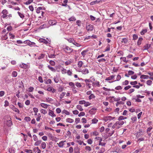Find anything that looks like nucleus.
<instances>
[{"instance_id":"ea45409f","label":"nucleus","mask_w":153,"mask_h":153,"mask_svg":"<svg viewBox=\"0 0 153 153\" xmlns=\"http://www.w3.org/2000/svg\"><path fill=\"white\" fill-rule=\"evenodd\" d=\"M41 147L43 149H45L46 147V144L45 142H43L41 144Z\"/></svg>"},{"instance_id":"6ab92c4d","label":"nucleus","mask_w":153,"mask_h":153,"mask_svg":"<svg viewBox=\"0 0 153 153\" xmlns=\"http://www.w3.org/2000/svg\"><path fill=\"white\" fill-rule=\"evenodd\" d=\"M15 112H17V113H19V109L16 108L14 106H13V107L11 108Z\"/></svg>"},{"instance_id":"13d9d810","label":"nucleus","mask_w":153,"mask_h":153,"mask_svg":"<svg viewBox=\"0 0 153 153\" xmlns=\"http://www.w3.org/2000/svg\"><path fill=\"white\" fill-rule=\"evenodd\" d=\"M71 63V61L69 60H68L67 61H66L65 62V65H70Z\"/></svg>"},{"instance_id":"09e8293b","label":"nucleus","mask_w":153,"mask_h":153,"mask_svg":"<svg viewBox=\"0 0 153 153\" xmlns=\"http://www.w3.org/2000/svg\"><path fill=\"white\" fill-rule=\"evenodd\" d=\"M91 104V103L89 102L85 101V103L84 104V106L85 107H87L89 105H90Z\"/></svg>"},{"instance_id":"680f3d73","label":"nucleus","mask_w":153,"mask_h":153,"mask_svg":"<svg viewBox=\"0 0 153 153\" xmlns=\"http://www.w3.org/2000/svg\"><path fill=\"white\" fill-rule=\"evenodd\" d=\"M85 115V113L84 112H81L79 114L78 116L80 117L81 116H84Z\"/></svg>"},{"instance_id":"72a5a7b5","label":"nucleus","mask_w":153,"mask_h":153,"mask_svg":"<svg viewBox=\"0 0 153 153\" xmlns=\"http://www.w3.org/2000/svg\"><path fill=\"white\" fill-rule=\"evenodd\" d=\"M40 111L41 113H42L44 114L47 113V111L45 109H42L40 110Z\"/></svg>"},{"instance_id":"aec40b11","label":"nucleus","mask_w":153,"mask_h":153,"mask_svg":"<svg viewBox=\"0 0 153 153\" xmlns=\"http://www.w3.org/2000/svg\"><path fill=\"white\" fill-rule=\"evenodd\" d=\"M42 142L41 140H38L36 141V142L35 143L34 145L36 146H38L41 144Z\"/></svg>"},{"instance_id":"bb28decb","label":"nucleus","mask_w":153,"mask_h":153,"mask_svg":"<svg viewBox=\"0 0 153 153\" xmlns=\"http://www.w3.org/2000/svg\"><path fill=\"white\" fill-rule=\"evenodd\" d=\"M143 39L142 38L140 37L139 38L137 42V45H140L141 43V41L143 40Z\"/></svg>"},{"instance_id":"4c0bfd02","label":"nucleus","mask_w":153,"mask_h":153,"mask_svg":"<svg viewBox=\"0 0 153 153\" xmlns=\"http://www.w3.org/2000/svg\"><path fill=\"white\" fill-rule=\"evenodd\" d=\"M12 75L13 76H16L17 75V72L15 71H13L12 72Z\"/></svg>"},{"instance_id":"338daca9","label":"nucleus","mask_w":153,"mask_h":153,"mask_svg":"<svg viewBox=\"0 0 153 153\" xmlns=\"http://www.w3.org/2000/svg\"><path fill=\"white\" fill-rule=\"evenodd\" d=\"M122 88V87L120 86H118L115 88V89L117 90H121Z\"/></svg>"},{"instance_id":"473e14b6","label":"nucleus","mask_w":153,"mask_h":153,"mask_svg":"<svg viewBox=\"0 0 153 153\" xmlns=\"http://www.w3.org/2000/svg\"><path fill=\"white\" fill-rule=\"evenodd\" d=\"M48 68L51 71H52L53 72H55L56 71L55 69L53 67H51L50 66L48 65Z\"/></svg>"},{"instance_id":"2f4dec72","label":"nucleus","mask_w":153,"mask_h":153,"mask_svg":"<svg viewBox=\"0 0 153 153\" xmlns=\"http://www.w3.org/2000/svg\"><path fill=\"white\" fill-rule=\"evenodd\" d=\"M77 108L79 110L82 111L83 110V109L82 108V106L79 105H78L76 106Z\"/></svg>"},{"instance_id":"39448f33","label":"nucleus","mask_w":153,"mask_h":153,"mask_svg":"<svg viewBox=\"0 0 153 153\" xmlns=\"http://www.w3.org/2000/svg\"><path fill=\"white\" fill-rule=\"evenodd\" d=\"M136 138H139L143 135V131L142 130H139L135 134Z\"/></svg>"},{"instance_id":"6e6d98bb","label":"nucleus","mask_w":153,"mask_h":153,"mask_svg":"<svg viewBox=\"0 0 153 153\" xmlns=\"http://www.w3.org/2000/svg\"><path fill=\"white\" fill-rule=\"evenodd\" d=\"M147 30L146 29L143 30L140 33L142 35H143L145 33H146L147 32Z\"/></svg>"},{"instance_id":"052dcab7","label":"nucleus","mask_w":153,"mask_h":153,"mask_svg":"<svg viewBox=\"0 0 153 153\" xmlns=\"http://www.w3.org/2000/svg\"><path fill=\"white\" fill-rule=\"evenodd\" d=\"M152 81L151 80H148L146 82L147 84L149 85H151Z\"/></svg>"},{"instance_id":"79ce46f5","label":"nucleus","mask_w":153,"mask_h":153,"mask_svg":"<svg viewBox=\"0 0 153 153\" xmlns=\"http://www.w3.org/2000/svg\"><path fill=\"white\" fill-rule=\"evenodd\" d=\"M33 0H28L25 3V4L26 5H28L30 4L33 1Z\"/></svg>"},{"instance_id":"a211bd4d","label":"nucleus","mask_w":153,"mask_h":153,"mask_svg":"<svg viewBox=\"0 0 153 153\" xmlns=\"http://www.w3.org/2000/svg\"><path fill=\"white\" fill-rule=\"evenodd\" d=\"M54 80L55 82L56 83H58L59 81L60 82V79L59 78V77H54Z\"/></svg>"},{"instance_id":"8fccbe9b","label":"nucleus","mask_w":153,"mask_h":153,"mask_svg":"<svg viewBox=\"0 0 153 153\" xmlns=\"http://www.w3.org/2000/svg\"><path fill=\"white\" fill-rule=\"evenodd\" d=\"M120 59H122L123 61L124 62H128V60H126V58L125 57H121L120 58Z\"/></svg>"},{"instance_id":"ddd939ff","label":"nucleus","mask_w":153,"mask_h":153,"mask_svg":"<svg viewBox=\"0 0 153 153\" xmlns=\"http://www.w3.org/2000/svg\"><path fill=\"white\" fill-rule=\"evenodd\" d=\"M134 74V72L132 71H128V74H126L125 75V76H128V75L129 76H131Z\"/></svg>"},{"instance_id":"a19ab883","label":"nucleus","mask_w":153,"mask_h":153,"mask_svg":"<svg viewBox=\"0 0 153 153\" xmlns=\"http://www.w3.org/2000/svg\"><path fill=\"white\" fill-rule=\"evenodd\" d=\"M9 36L10 37V38L13 39L15 38V35L11 33H9Z\"/></svg>"},{"instance_id":"1a4fd4ad","label":"nucleus","mask_w":153,"mask_h":153,"mask_svg":"<svg viewBox=\"0 0 153 153\" xmlns=\"http://www.w3.org/2000/svg\"><path fill=\"white\" fill-rule=\"evenodd\" d=\"M49 112L48 113V115L51 116L52 117H55L56 116V115L55 114L53 111L51 110H49Z\"/></svg>"},{"instance_id":"4be33fe9","label":"nucleus","mask_w":153,"mask_h":153,"mask_svg":"<svg viewBox=\"0 0 153 153\" xmlns=\"http://www.w3.org/2000/svg\"><path fill=\"white\" fill-rule=\"evenodd\" d=\"M65 94L66 93L65 92H62L59 95V97L60 100H61L62 98H63Z\"/></svg>"},{"instance_id":"a18cd8bd","label":"nucleus","mask_w":153,"mask_h":153,"mask_svg":"<svg viewBox=\"0 0 153 153\" xmlns=\"http://www.w3.org/2000/svg\"><path fill=\"white\" fill-rule=\"evenodd\" d=\"M98 121V120L94 118L92 120V123H97Z\"/></svg>"},{"instance_id":"dca6fc26","label":"nucleus","mask_w":153,"mask_h":153,"mask_svg":"<svg viewBox=\"0 0 153 153\" xmlns=\"http://www.w3.org/2000/svg\"><path fill=\"white\" fill-rule=\"evenodd\" d=\"M40 105L42 107L45 109L47 108L48 107L47 104L43 103L40 104Z\"/></svg>"},{"instance_id":"0e129e2a","label":"nucleus","mask_w":153,"mask_h":153,"mask_svg":"<svg viewBox=\"0 0 153 153\" xmlns=\"http://www.w3.org/2000/svg\"><path fill=\"white\" fill-rule=\"evenodd\" d=\"M56 111L57 113L59 114L61 112V111L60 108H57L56 109Z\"/></svg>"},{"instance_id":"864d4df0","label":"nucleus","mask_w":153,"mask_h":153,"mask_svg":"<svg viewBox=\"0 0 153 153\" xmlns=\"http://www.w3.org/2000/svg\"><path fill=\"white\" fill-rule=\"evenodd\" d=\"M30 118L29 117H26L25 118V120L27 122L30 121Z\"/></svg>"},{"instance_id":"7c9ffc66","label":"nucleus","mask_w":153,"mask_h":153,"mask_svg":"<svg viewBox=\"0 0 153 153\" xmlns=\"http://www.w3.org/2000/svg\"><path fill=\"white\" fill-rule=\"evenodd\" d=\"M137 117L136 116L132 117L131 118V120L132 121V123H134L137 121Z\"/></svg>"},{"instance_id":"b1692460","label":"nucleus","mask_w":153,"mask_h":153,"mask_svg":"<svg viewBox=\"0 0 153 153\" xmlns=\"http://www.w3.org/2000/svg\"><path fill=\"white\" fill-rule=\"evenodd\" d=\"M66 121L67 122L71 123L74 122V120L72 119L68 118L66 119Z\"/></svg>"},{"instance_id":"cd10ccee","label":"nucleus","mask_w":153,"mask_h":153,"mask_svg":"<svg viewBox=\"0 0 153 153\" xmlns=\"http://www.w3.org/2000/svg\"><path fill=\"white\" fill-rule=\"evenodd\" d=\"M126 118L127 117H126L121 116L119 117L118 120L119 121H122V120L126 119Z\"/></svg>"},{"instance_id":"de8ad7c7","label":"nucleus","mask_w":153,"mask_h":153,"mask_svg":"<svg viewBox=\"0 0 153 153\" xmlns=\"http://www.w3.org/2000/svg\"><path fill=\"white\" fill-rule=\"evenodd\" d=\"M73 44L77 47H79L81 46V45L80 44L76 42L75 41L73 42Z\"/></svg>"},{"instance_id":"20e7f679","label":"nucleus","mask_w":153,"mask_h":153,"mask_svg":"<svg viewBox=\"0 0 153 153\" xmlns=\"http://www.w3.org/2000/svg\"><path fill=\"white\" fill-rule=\"evenodd\" d=\"M86 29L88 31H92L93 29V25L88 23L86 24Z\"/></svg>"},{"instance_id":"c756f323","label":"nucleus","mask_w":153,"mask_h":153,"mask_svg":"<svg viewBox=\"0 0 153 153\" xmlns=\"http://www.w3.org/2000/svg\"><path fill=\"white\" fill-rule=\"evenodd\" d=\"M45 55V54H43V53L41 54L38 57V59H43L44 58V57Z\"/></svg>"},{"instance_id":"c9c22d12","label":"nucleus","mask_w":153,"mask_h":153,"mask_svg":"<svg viewBox=\"0 0 153 153\" xmlns=\"http://www.w3.org/2000/svg\"><path fill=\"white\" fill-rule=\"evenodd\" d=\"M95 98V96L93 94H91L88 97V98L89 100H91L93 99H94Z\"/></svg>"},{"instance_id":"a878e982","label":"nucleus","mask_w":153,"mask_h":153,"mask_svg":"<svg viewBox=\"0 0 153 153\" xmlns=\"http://www.w3.org/2000/svg\"><path fill=\"white\" fill-rule=\"evenodd\" d=\"M62 114H65L67 115H69L70 114L69 112L66 110H63L62 111Z\"/></svg>"},{"instance_id":"49530a36","label":"nucleus","mask_w":153,"mask_h":153,"mask_svg":"<svg viewBox=\"0 0 153 153\" xmlns=\"http://www.w3.org/2000/svg\"><path fill=\"white\" fill-rule=\"evenodd\" d=\"M46 101L48 102H51L53 101V99H52L51 98L48 97L46 98Z\"/></svg>"},{"instance_id":"bf43d9fd","label":"nucleus","mask_w":153,"mask_h":153,"mask_svg":"<svg viewBox=\"0 0 153 153\" xmlns=\"http://www.w3.org/2000/svg\"><path fill=\"white\" fill-rule=\"evenodd\" d=\"M1 13L3 14H7L8 13L7 11L6 10V9H4V10H2Z\"/></svg>"},{"instance_id":"412c9836","label":"nucleus","mask_w":153,"mask_h":153,"mask_svg":"<svg viewBox=\"0 0 153 153\" xmlns=\"http://www.w3.org/2000/svg\"><path fill=\"white\" fill-rule=\"evenodd\" d=\"M82 72L83 74H86L88 73V70L87 68H85L82 70Z\"/></svg>"},{"instance_id":"9b49d317","label":"nucleus","mask_w":153,"mask_h":153,"mask_svg":"<svg viewBox=\"0 0 153 153\" xmlns=\"http://www.w3.org/2000/svg\"><path fill=\"white\" fill-rule=\"evenodd\" d=\"M88 51V49L84 50L81 52V54L82 55L83 57H84L86 55V53Z\"/></svg>"},{"instance_id":"774afa93","label":"nucleus","mask_w":153,"mask_h":153,"mask_svg":"<svg viewBox=\"0 0 153 153\" xmlns=\"http://www.w3.org/2000/svg\"><path fill=\"white\" fill-rule=\"evenodd\" d=\"M9 152L10 153H15V150L12 148H10L9 149Z\"/></svg>"},{"instance_id":"f257e3e1","label":"nucleus","mask_w":153,"mask_h":153,"mask_svg":"<svg viewBox=\"0 0 153 153\" xmlns=\"http://www.w3.org/2000/svg\"><path fill=\"white\" fill-rule=\"evenodd\" d=\"M124 123V122L123 121H119L116 122L112 126V128H116L119 129L120 128L121 126L123 125Z\"/></svg>"},{"instance_id":"37998d69","label":"nucleus","mask_w":153,"mask_h":153,"mask_svg":"<svg viewBox=\"0 0 153 153\" xmlns=\"http://www.w3.org/2000/svg\"><path fill=\"white\" fill-rule=\"evenodd\" d=\"M83 62L82 61H79L78 63V67L79 68H81L82 66Z\"/></svg>"},{"instance_id":"393cba45","label":"nucleus","mask_w":153,"mask_h":153,"mask_svg":"<svg viewBox=\"0 0 153 153\" xmlns=\"http://www.w3.org/2000/svg\"><path fill=\"white\" fill-rule=\"evenodd\" d=\"M68 20L70 21H74L76 20V18L74 16H72L68 19Z\"/></svg>"},{"instance_id":"f8f14e48","label":"nucleus","mask_w":153,"mask_h":153,"mask_svg":"<svg viewBox=\"0 0 153 153\" xmlns=\"http://www.w3.org/2000/svg\"><path fill=\"white\" fill-rule=\"evenodd\" d=\"M99 83H100L98 81H93L92 82V84L93 86H94L95 85L96 86L99 87L100 86Z\"/></svg>"},{"instance_id":"603ef678","label":"nucleus","mask_w":153,"mask_h":153,"mask_svg":"<svg viewBox=\"0 0 153 153\" xmlns=\"http://www.w3.org/2000/svg\"><path fill=\"white\" fill-rule=\"evenodd\" d=\"M128 80H126L125 81L123 82H122V85H128Z\"/></svg>"},{"instance_id":"3c124183","label":"nucleus","mask_w":153,"mask_h":153,"mask_svg":"<svg viewBox=\"0 0 153 153\" xmlns=\"http://www.w3.org/2000/svg\"><path fill=\"white\" fill-rule=\"evenodd\" d=\"M115 118V117H112L111 116H108L106 117V119L107 120H113Z\"/></svg>"},{"instance_id":"e433bc0d","label":"nucleus","mask_w":153,"mask_h":153,"mask_svg":"<svg viewBox=\"0 0 153 153\" xmlns=\"http://www.w3.org/2000/svg\"><path fill=\"white\" fill-rule=\"evenodd\" d=\"M61 72L62 74H65L67 73L66 70L64 68H62L61 69Z\"/></svg>"},{"instance_id":"423d86ee","label":"nucleus","mask_w":153,"mask_h":153,"mask_svg":"<svg viewBox=\"0 0 153 153\" xmlns=\"http://www.w3.org/2000/svg\"><path fill=\"white\" fill-rule=\"evenodd\" d=\"M64 50L66 53H71L73 51L72 49L67 46H65V47L64 48Z\"/></svg>"},{"instance_id":"f3484780","label":"nucleus","mask_w":153,"mask_h":153,"mask_svg":"<svg viewBox=\"0 0 153 153\" xmlns=\"http://www.w3.org/2000/svg\"><path fill=\"white\" fill-rule=\"evenodd\" d=\"M49 24L51 25H55L56 24V22L52 20H49L48 22Z\"/></svg>"},{"instance_id":"5fc2aeb1","label":"nucleus","mask_w":153,"mask_h":153,"mask_svg":"<svg viewBox=\"0 0 153 153\" xmlns=\"http://www.w3.org/2000/svg\"><path fill=\"white\" fill-rule=\"evenodd\" d=\"M128 42L127 39L126 38H123L122 39V42H123L124 43H126Z\"/></svg>"},{"instance_id":"f704fd0d","label":"nucleus","mask_w":153,"mask_h":153,"mask_svg":"<svg viewBox=\"0 0 153 153\" xmlns=\"http://www.w3.org/2000/svg\"><path fill=\"white\" fill-rule=\"evenodd\" d=\"M81 22L80 20H78L76 21V25L80 27L81 25Z\"/></svg>"},{"instance_id":"6e6552de","label":"nucleus","mask_w":153,"mask_h":153,"mask_svg":"<svg viewBox=\"0 0 153 153\" xmlns=\"http://www.w3.org/2000/svg\"><path fill=\"white\" fill-rule=\"evenodd\" d=\"M24 43L25 44H27L30 46L33 45L35 44V43L34 42H31L29 40H25L24 41Z\"/></svg>"},{"instance_id":"69168bd1","label":"nucleus","mask_w":153,"mask_h":153,"mask_svg":"<svg viewBox=\"0 0 153 153\" xmlns=\"http://www.w3.org/2000/svg\"><path fill=\"white\" fill-rule=\"evenodd\" d=\"M34 88L32 87H30L28 88V91L29 92H31L33 91Z\"/></svg>"},{"instance_id":"e2e57ef3","label":"nucleus","mask_w":153,"mask_h":153,"mask_svg":"<svg viewBox=\"0 0 153 153\" xmlns=\"http://www.w3.org/2000/svg\"><path fill=\"white\" fill-rule=\"evenodd\" d=\"M25 152L28 153H32V150L30 149H26L25 150Z\"/></svg>"},{"instance_id":"4468645a","label":"nucleus","mask_w":153,"mask_h":153,"mask_svg":"<svg viewBox=\"0 0 153 153\" xmlns=\"http://www.w3.org/2000/svg\"><path fill=\"white\" fill-rule=\"evenodd\" d=\"M93 77H92L93 78ZM95 79L94 78H92V77H91V78L90 79H85V81L86 82H92L93 81H94Z\"/></svg>"},{"instance_id":"9d476101","label":"nucleus","mask_w":153,"mask_h":153,"mask_svg":"<svg viewBox=\"0 0 153 153\" xmlns=\"http://www.w3.org/2000/svg\"><path fill=\"white\" fill-rule=\"evenodd\" d=\"M6 124L8 127H10L12 125V122L10 120H8L7 121Z\"/></svg>"},{"instance_id":"4d7b16f0","label":"nucleus","mask_w":153,"mask_h":153,"mask_svg":"<svg viewBox=\"0 0 153 153\" xmlns=\"http://www.w3.org/2000/svg\"><path fill=\"white\" fill-rule=\"evenodd\" d=\"M49 63L51 65L53 66H54L55 65V62L53 60L50 61Z\"/></svg>"},{"instance_id":"5701e85b","label":"nucleus","mask_w":153,"mask_h":153,"mask_svg":"<svg viewBox=\"0 0 153 153\" xmlns=\"http://www.w3.org/2000/svg\"><path fill=\"white\" fill-rule=\"evenodd\" d=\"M105 151L104 148H101L98 152L97 153H103Z\"/></svg>"},{"instance_id":"f03ea898","label":"nucleus","mask_w":153,"mask_h":153,"mask_svg":"<svg viewBox=\"0 0 153 153\" xmlns=\"http://www.w3.org/2000/svg\"><path fill=\"white\" fill-rule=\"evenodd\" d=\"M19 66L22 68L26 69L29 68L30 67L29 64H25V63L20 64L19 65Z\"/></svg>"},{"instance_id":"c03bdc74","label":"nucleus","mask_w":153,"mask_h":153,"mask_svg":"<svg viewBox=\"0 0 153 153\" xmlns=\"http://www.w3.org/2000/svg\"><path fill=\"white\" fill-rule=\"evenodd\" d=\"M67 73L68 75L71 76L72 74V71L71 70H68L67 71Z\"/></svg>"},{"instance_id":"58836bf2","label":"nucleus","mask_w":153,"mask_h":153,"mask_svg":"<svg viewBox=\"0 0 153 153\" xmlns=\"http://www.w3.org/2000/svg\"><path fill=\"white\" fill-rule=\"evenodd\" d=\"M85 149L88 152L91 150V148L89 146H86L85 147Z\"/></svg>"},{"instance_id":"7ed1b4c3","label":"nucleus","mask_w":153,"mask_h":153,"mask_svg":"<svg viewBox=\"0 0 153 153\" xmlns=\"http://www.w3.org/2000/svg\"><path fill=\"white\" fill-rule=\"evenodd\" d=\"M47 39H48V41L43 38L39 39V40L41 42H43L46 44L48 43L50 44L51 42V40H49L48 38H47Z\"/></svg>"},{"instance_id":"0eeeda50","label":"nucleus","mask_w":153,"mask_h":153,"mask_svg":"<svg viewBox=\"0 0 153 153\" xmlns=\"http://www.w3.org/2000/svg\"><path fill=\"white\" fill-rule=\"evenodd\" d=\"M66 142V140H62L59 143H57V144L60 148H62L65 144V143Z\"/></svg>"},{"instance_id":"c85d7f7f","label":"nucleus","mask_w":153,"mask_h":153,"mask_svg":"<svg viewBox=\"0 0 153 153\" xmlns=\"http://www.w3.org/2000/svg\"><path fill=\"white\" fill-rule=\"evenodd\" d=\"M17 13L18 14V15H19V16H20V17L21 18H22V19H23L25 17V16L23 14L21 13L19 11Z\"/></svg>"},{"instance_id":"2eb2a0df","label":"nucleus","mask_w":153,"mask_h":153,"mask_svg":"<svg viewBox=\"0 0 153 153\" xmlns=\"http://www.w3.org/2000/svg\"><path fill=\"white\" fill-rule=\"evenodd\" d=\"M33 150L35 152H37V153H40L41 152L40 150L39 149L38 147H36L34 148Z\"/></svg>"}]
</instances>
